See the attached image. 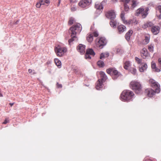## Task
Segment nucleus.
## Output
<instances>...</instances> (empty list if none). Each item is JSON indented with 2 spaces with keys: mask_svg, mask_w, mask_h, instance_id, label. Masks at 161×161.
Wrapping results in <instances>:
<instances>
[{
  "mask_svg": "<svg viewBox=\"0 0 161 161\" xmlns=\"http://www.w3.org/2000/svg\"><path fill=\"white\" fill-rule=\"evenodd\" d=\"M41 4L48 6L50 3L49 0H41Z\"/></svg>",
  "mask_w": 161,
  "mask_h": 161,
  "instance_id": "nucleus-24",
  "label": "nucleus"
},
{
  "mask_svg": "<svg viewBox=\"0 0 161 161\" xmlns=\"http://www.w3.org/2000/svg\"><path fill=\"white\" fill-rule=\"evenodd\" d=\"M54 61L56 65L59 68L61 67V63L60 61L58 59L55 58L54 59Z\"/></svg>",
  "mask_w": 161,
  "mask_h": 161,
  "instance_id": "nucleus-25",
  "label": "nucleus"
},
{
  "mask_svg": "<svg viewBox=\"0 0 161 161\" xmlns=\"http://www.w3.org/2000/svg\"><path fill=\"white\" fill-rule=\"evenodd\" d=\"M74 72H75V73H77V72H78V70L77 69H74Z\"/></svg>",
  "mask_w": 161,
  "mask_h": 161,
  "instance_id": "nucleus-49",
  "label": "nucleus"
},
{
  "mask_svg": "<svg viewBox=\"0 0 161 161\" xmlns=\"http://www.w3.org/2000/svg\"><path fill=\"white\" fill-rule=\"evenodd\" d=\"M71 2H73V0H71Z\"/></svg>",
  "mask_w": 161,
  "mask_h": 161,
  "instance_id": "nucleus-59",
  "label": "nucleus"
},
{
  "mask_svg": "<svg viewBox=\"0 0 161 161\" xmlns=\"http://www.w3.org/2000/svg\"><path fill=\"white\" fill-rule=\"evenodd\" d=\"M161 15H160V16H159V19H161Z\"/></svg>",
  "mask_w": 161,
  "mask_h": 161,
  "instance_id": "nucleus-57",
  "label": "nucleus"
},
{
  "mask_svg": "<svg viewBox=\"0 0 161 161\" xmlns=\"http://www.w3.org/2000/svg\"><path fill=\"white\" fill-rule=\"evenodd\" d=\"M129 71L133 74L135 75L136 73V69L134 68H130Z\"/></svg>",
  "mask_w": 161,
  "mask_h": 161,
  "instance_id": "nucleus-30",
  "label": "nucleus"
},
{
  "mask_svg": "<svg viewBox=\"0 0 161 161\" xmlns=\"http://www.w3.org/2000/svg\"><path fill=\"white\" fill-rule=\"evenodd\" d=\"M91 0H82L79 3V6L81 8H86L90 4Z\"/></svg>",
  "mask_w": 161,
  "mask_h": 161,
  "instance_id": "nucleus-7",
  "label": "nucleus"
},
{
  "mask_svg": "<svg viewBox=\"0 0 161 161\" xmlns=\"http://www.w3.org/2000/svg\"><path fill=\"white\" fill-rule=\"evenodd\" d=\"M112 71V78L114 80H115L117 79L120 75V74L117 70L114 68H113Z\"/></svg>",
  "mask_w": 161,
  "mask_h": 161,
  "instance_id": "nucleus-15",
  "label": "nucleus"
},
{
  "mask_svg": "<svg viewBox=\"0 0 161 161\" xmlns=\"http://www.w3.org/2000/svg\"><path fill=\"white\" fill-rule=\"evenodd\" d=\"M144 161H152L150 159H145L144 160Z\"/></svg>",
  "mask_w": 161,
  "mask_h": 161,
  "instance_id": "nucleus-50",
  "label": "nucleus"
},
{
  "mask_svg": "<svg viewBox=\"0 0 161 161\" xmlns=\"http://www.w3.org/2000/svg\"><path fill=\"white\" fill-rule=\"evenodd\" d=\"M105 57V54L103 53H102L100 55V59H102L103 58Z\"/></svg>",
  "mask_w": 161,
  "mask_h": 161,
  "instance_id": "nucleus-42",
  "label": "nucleus"
},
{
  "mask_svg": "<svg viewBox=\"0 0 161 161\" xmlns=\"http://www.w3.org/2000/svg\"><path fill=\"white\" fill-rule=\"evenodd\" d=\"M18 22H19V21H17L16 22L15 24H17Z\"/></svg>",
  "mask_w": 161,
  "mask_h": 161,
  "instance_id": "nucleus-56",
  "label": "nucleus"
},
{
  "mask_svg": "<svg viewBox=\"0 0 161 161\" xmlns=\"http://www.w3.org/2000/svg\"><path fill=\"white\" fill-rule=\"evenodd\" d=\"M121 18L122 20H123V23L124 24L127 23L126 21H125V18L124 17V14L123 13H122L121 14Z\"/></svg>",
  "mask_w": 161,
  "mask_h": 161,
  "instance_id": "nucleus-34",
  "label": "nucleus"
},
{
  "mask_svg": "<svg viewBox=\"0 0 161 161\" xmlns=\"http://www.w3.org/2000/svg\"><path fill=\"white\" fill-rule=\"evenodd\" d=\"M128 24H130V22H128Z\"/></svg>",
  "mask_w": 161,
  "mask_h": 161,
  "instance_id": "nucleus-58",
  "label": "nucleus"
},
{
  "mask_svg": "<svg viewBox=\"0 0 161 161\" xmlns=\"http://www.w3.org/2000/svg\"><path fill=\"white\" fill-rule=\"evenodd\" d=\"M100 74L101 78L100 80L104 82L107 79V77L105 73L103 71H101L100 72Z\"/></svg>",
  "mask_w": 161,
  "mask_h": 161,
  "instance_id": "nucleus-21",
  "label": "nucleus"
},
{
  "mask_svg": "<svg viewBox=\"0 0 161 161\" xmlns=\"http://www.w3.org/2000/svg\"><path fill=\"white\" fill-rule=\"evenodd\" d=\"M57 86L58 88H61L62 86L61 84H59L58 83L57 84Z\"/></svg>",
  "mask_w": 161,
  "mask_h": 161,
  "instance_id": "nucleus-45",
  "label": "nucleus"
},
{
  "mask_svg": "<svg viewBox=\"0 0 161 161\" xmlns=\"http://www.w3.org/2000/svg\"><path fill=\"white\" fill-rule=\"evenodd\" d=\"M85 46L82 44H80L77 47V49L81 54H83L85 52Z\"/></svg>",
  "mask_w": 161,
  "mask_h": 161,
  "instance_id": "nucleus-13",
  "label": "nucleus"
},
{
  "mask_svg": "<svg viewBox=\"0 0 161 161\" xmlns=\"http://www.w3.org/2000/svg\"><path fill=\"white\" fill-rule=\"evenodd\" d=\"M146 92L147 96L150 97H152L154 96L156 92V91H155L151 89H148L146 90Z\"/></svg>",
  "mask_w": 161,
  "mask_h": 161,
  "instance_id": "nucleus-12",
  "label": "nucleus"
},
{
  "mask_svg": "<svg viewBox=\"0 0 161 161\" xmlns=\"http://www.w3.org/2000/svg\"><path fill=\"white\" fill-rule=\"evenodd\" d=\"M135 59L137 63L140 64L142 63V60L137 57H136Z\"/></svg>",
  "mask_w": 161,
  "mask_h": 161,
  "instance_id": "nucleus-35",
  "label": "nucleus"
},
{
  "mask_svg": "<svg viewBox=\"0 0 161 161\" xmlns=\"http://www.w3.org/2000/svg\"><path fill=\"white\" fill-rule=\"evenodd\" d=\"M93 35L91 34H89L87 37V41L90 42H92L93 40Z\"/></svg>",
  "mask_w": 161,
  "mask_h": 161,
  "instance_id": "nucleus-27",
  "label": "nucleus"
},
{
  "mask_svg": "<svg viewBox=\"0 0 161 161\" xmlns=\"http://www.w3.org/2000/svg\"><path fill=\"white\" fill-rule=\"evenodd\" d=\"M157 8L159 12L161 14V5H159L157 7Z\"/></svg>",
  "mask_w": 161,
  "mask_h": 161,
  "instance_id": "nucleus-43",
  "label": "nucleus"
},
{
  "mask_svg": "<svg viewBox=\"0 0 161 161\" xmlns=\"http://www.w3.org/2000/svg\"><path fill=\"white\" fill-rule=\"evenodd\" d=\"M75 22L74 19L73 18H70L69 21V24L71 25L73 24L74 22Z\"/></svg>",
  "mask_w": 161,
  "mask_h": 161,
  "instance_id": "nucleus-33",
  "label": "nucleus"
},
{
  "mask_svg": "<svg viewBox=\"0 0 161 161\" xmlns=\"http://www.w3.org/2000/svg\"><path fill=\"white\" fill-rule=\"evenodd\" d=\"M152 68L153 69H154V71L156 72H159L160 71V70L159 69L157 68L156 64L153 62L152 63Z\"/></svg>",
  "mask_w": 161,
  "mask_h": 161,
  "instance_id": "nucleus-26",
  "label": "nucleus"
},
{
  "mask_svg": "<svg viewBox=\"0 0 161 161\" xmlns=\"http://www.w3.org/2000/svg\"><path fill=\"white\" fill-rule=\"evenodd\" d=\"M153 23L150 21L147 22L146 23L144 24L142 26V28L143 29H146L148 27H152L153 26Z\"/></svg>",
  "mask_w": 161,
  "mask_h": 161,
  "instance_id": "nucleus-19",
  "label": "nucleus"
},
{
  "mask_svg": "<svg viewBox=\"0 0 161 161\" xmlns=\"http://www.w3.org/2000/svg\"><path fill=\"white\" fill-rule=\"evenodd\" d=\"M104 54L105 57H108L109 55V53H105Z\"/></svg>",
  "mask_w": 161,
  "mask_h": 161,
  "instance_id": "nucleus-47",
  "label": "nucleus"
},
{
  "mask_svg": "<svg viewBox=\"0 0 161 161\" xmlns=\"http://www.w3.org/2000/svg\"><path fill=\"white\" fill-rule=\"evenodd\" d=\"M148 10V8H147L145 10H144V12H146L147 13V12Z\"/></svg>",
  "mask_w": 161,
  "mask_h": 161,
  "instance_id": "nucleus-51",
  "label": "nucleus"
},
{
  "mask_svg": "<svg viewBox=\"0 0 161 161\" xmlns=\"http://www.w3.org/2000/svg\"><path fill=\"white\" fill-rule=\"evenodd\" d=\"M148 14L146 12H144V9L142 8H140L138 9L136 13V16H138L140 14L142 16L143 18H145Z\"/></svg>",
  "mask_w": 161,
  "mask_h": 161,
  "instance_id": "nucleus-8",
  "label": "nucleus"
},
{
  "mask_svg": "<svg viewBox=\"0 0 161 161\" xmlns=\"http://www.w3.org/2000/svg\"><path fill=\"white\" fill-rule=\"evenodd\" d=\"M160 28L158 26H154L151 28V31L154 35L157 34L159 32Z\"/></svg>",
  "mask_w": 161,
  "mask_h": 161,
  "instance_id": "nucleus-14",
  "label": "nucleus"
},
{
  "mask_svg": "<svg viewBox=\"0 0 161 161\" xmlns=\"http://www.w3.org/2000/svg\"><path fill=\"white\" fill-rule=\"evenodd\" d=\"M125 10L126 11H128L129 10V7L127 4H124Z\"/></svg>",
  "mask_w": 161,
  "mask_h": 161,
  "instance_id": "nucleus-38",
  "label": "nucleus"
},
{
  "mask_svg": "<svg viewBox=\"0 0 161 161\" xmlns=\"http://www.w3.org/2000/svg\"><path fill=\"white\" fill-rule=\"evenodd\" d=\"M131 65V63L130 61H127L124 63V68L126 70L129 69V68Z\"/></svg>",
  "mask_w": 161,
  "mask_h": 161,
  "instance_id": "nucleus-23",
  "label": "nucleus"
},
{
  "mask_svg": "<svg viewBox=\"0 0 161 161\" xmlns=\"http://www.w3.org/2000/svg\"><path fill=\"white\" fill-rule=\"evenodd\" d=\"M150 36L149 35L146 36L145 39L144 40V43L145 44H147L149 42Z\"/></svg>",
  "mask_w": 161,
  "mask_h": 161,
  "instance_id": "nucleus-29",
  "label": "nucleus"
},
{
  "mask_svg": "<svg viewBox=\"0 0 161 161\" xmlns=\"http://www.w3.org/2000/svg\"><path fill=\"white\" fill-rule=\"evenodd\" d=\"M8 121H9L7 119H6L5 120L4 122H3V124H7V123H8Z\"/></svg>",
  "mask_w": 161,
  "mask_h": 161,
  "instance_id": "nucleus-44",
  "label": "nucleus"
},
{
  "mask_svg": "<svg viewBox=\"0 0 161 161\" xmlns=\"http://www.w3.org/2000/svg\"><path fill=\"white\" fill-rule=\"evenodd\" d=\"M158 61L159 64L160 65L161 67V58H159L158 59Z\"/></svg>",
  "mask_w": 161,
  "mask_h": 161,
  "instance_id": "nucleus-46",
  "label": "nucleus"
},
{
  "mask_svg": "<svg viewBox=\"0 0 161 161\" xmlns=\"http://www.w3.org/2000/svg\"><path fill=\"white\" fill-rule=\"evenodd\" d=\"M113 68L108 69L107 70V72L108 74L112 73Z\"/></svg>",
  "mask_w": 161,
  "mask_h": 161,
  "instance_id": "nucleus-36",
  "label": "nucleus"
},
{
  "mask_svg": "<svg viewBox=\"0 0 161 161\" xmlns=\"http://www.w3.org/2000/svg\"><path fill=\"white\" fill-rule=\"evenodd\" d=\"M106 17L111 20H113L116 17V14L113 10L108 11L106 14Z\"/></svg>",
  "mask_w": 161,
  "mask_h": 161,
  "instance_id": "nucleus-11",
  "label": "nucleus"
},
{
  "mask_svg": "<svg viewBox=\"0 0 161 161\" xmlns=\"http://www.w3.org/2000/svg\"><path fill=\"white\" fill-rule=\"evenodd\" d=\"M55 51L57 56H62L67 51V49L65 47H61L58 45L55 47Z\"/></svg>",
  "mask_w": 161,
  "mask_h": 161,
  "instance_id": "nucleus-4",
  "label": "nucleus"
},
{
  "mask_svg": "<svg viewBox=\"0 0 161 161\" xmlns=\"http://www.w3.org/2000/svg\"><path fill=\"white\" fill-rule=\"evenodd\" d=\"M134 95L132 92L129 90H124L121 93L120 98L123 101L129 102L131 100Z\"/></svg>",
  "mask_w": 161,
  "mask_h": 161,
  "instance_id": "nucleus-2",
  "label": "nucleus"
},
{
  "mask_svg": "<svg viewBox=\"0 0 161 161\" xmlns=\"http://www.w3.org/2000/svg\"><path fill=\"white\" fill-rule=\"evenodd\" d=\"M0 97H3V95L0 92Z\"/></svg>",
  "mask_w": 161,
  "mask_h": 161,
  "instance_id": "nucleus-55",
  "label": "nucleus"
},
{
  "mask_svg": "<svg viewBox=\"0 0 161 161\" xmlns=\"http://www.w3.org/2000/svg\"><path fill=\"white\" fill-rule=\"evenodd\" d=\"M76 9L77 8L75 6H74L71 8V10L72 11H74L76 10Z\"/></svg>",
  "mask_w": 161,
  "mask_h": 161,
  "instance_id": "nucleus-41",
  "label": "nucleus"
},
{
  "mask_svg": "<svg viewBox=\"0 0 161 161\" xmlns=\"http://www.w3.org/2000/svg\"><path fill=\"white\" fill-rule=\"evenodd\" d=\"M95 54V53L92 49H88L86 50L85 56V58L86 59H90L91 58L90 56H94Z\"/></svg>",
  "mask_w": 161,
  "mask_h": 161,
  "instance_id": "nucleus-9",
  "label": "nucleus"
},
{
  "mask_svg": "<svg viewBox=\"0 0 161 161\" xmlns=\"http://www.w3.org/2000/svg\"><path fill=\"white\" fill-rule=\"evenodd\" d=\"M9 104L11 106H12L13 105L14 103H10Z\"/></svg>",
  "mask_w": 161,
  "mask_h": 161,
  "instance_id": "nucleus-54",
  "label": "nucleus"
},
{
  "mask_svg": "<svg viewBox=\"0 0 161 161\" xmlns=\"http://www.w3.org/2000/svg\"><path fill=\"white\" fill-rule=\"evenodd\" d=\"M110 24L111 27L114 28H115L116 25V22L115 21L113 20H111L110 21Z\"/></svg>",
  "mask_w": 161,
  "mask_h": 161,
  "instance_id": "nucleus-28",
  "label": "nucleus"
},
{
  "mask_svg": "<svg viewBox=\"0 0 161 161\" xmlns=\"http://www.w3.org/2000/svg\"><path fill=\"white\" fill-rule=\"evenodd\" d=\"M60 0H59V1H58V6H59V4H60Z\"/></svg>",
  "mask_w": 161,
  "mask_h": 161,
  "instance_id": "nucleus-53",
  "label": "nucleus"
},
{
  "mask_svg": "<svg viewBox=\"0 0 161 161\" xmlns=\"http://www.w3.org/2000/svg\"><path fill=\"white\" fill-rule=\"evenodd\" d=\"M132 31L131 30H130L125 34V38L127 41L130 40V36L132 35Z\"/></svg>",
  "mask_w": 161,
  "mask_h": 161,
  "instance_id": "nucleus-22",
  "label": "nucleus"
},
{
  "mask_svg": "<svg viewBox=\"0 0 161 161\" xmlns=\"http://www.w3.org/2000/svg\"><path fill=\"white\" fill-rule=\"evenodd\" d=\"M98 32L97 31H94L93 32V35L94 36L97 37L98 36Z\"/></svg>",
  "mask_w": 161,
  "mask_h": 161,
  "instance_id": "nucleus-40",
  "label": "nucleus"
},
{
  "mask_svg": "<svg viewBox=\"0 0 161 161\" xmlns=\"http://www.w3.org/2000/svg\"><path fill=\"white\" fill-rule=\"evenodd\" d=\"M103 81H102L100 80H98L97 82L96 88L97 90H101V88L103 87Z\"/></svg>",
  "mask_w": 161,
  "mask_h": 161,
  "instance_id": "nucleus-18",
  "label": "nucleus"
},
{
  "mask_svg": "<svg viewBox=\"0 0 161 161\" xmlns=\"http://www.w3.org/2000/svg\"><path fill=\"white\" fill-rule=\"evenodd\" d=\"M82 30V27L80 24L77 23L70 28L69 30V32L71 34L72 37L71 39L69 40V44L73 41L77 40L75 35L77 33H80Z\"/></svg>",
  "mask_w": 161,
  "mask_h": 161,
  "instance_id": "nucleus-1",
  "label": "nucleus"
},
{
  "mask_svg": "<svg viewBox=\"0 0 161 161\" xmlns=\"http://www.w3.org/2000/svg\"><path fill=\"white\" fill-rule=\"evenodd\" d=\"M107 43L106 40L104 38L102 37L96 40V45L97 47H101L105 45Z\"/></svg>",
  "mask_w": 161,
  "mask_h": 161,
  "instance_id": "nucleus-6",
  "label": "nucleus"
},
{
  "mask_svg": "<svg viewBox=\"0 0 161 161\" xmlns=\"http://www.w3.org/2000/svg\"><path fill=\"white\" fill-rule=\"evenodd\" d=\"M42 5V4H41V1H40V2L37 3H36V6L37 8H39Z\"/></svg>",
  "mask_w": 161,
  "mask_h": 161,
  "instance_id": "nucleus-39",
  "label": "nucleus"
},
{
  "mask_svg": "<svg viewBox=\"0 0 161 161\" xmlns=\"http://www.w3.org/2000/svg\"><path fill=\"white\" fill-rule=\"evenodd\" d=\"M132 2H133V3L132 5V7L133 8H134L136 6L137 4L138 3H137V2L136 1H133Z\"/></svg>",
  "mask_w": 161,
  "mask_h": 161,
  "instance_id": "nucleus-37",
  "label": "nucleus"
},
{
  "mask_svg": "<svg viewBox=\"0 0 161 161\" xmlns=\"http://www.w3.org/2000/svg\"><path fill=\"white\" fill-rule=\"evenodd\" d=\"M130 0H125V2L126 3H128Z\"/></svg>",
  "mask_w": 161,
  "mask_h": 161,
  "instance_id": "nucleus-52",
  "label": "nucleus"
},
{
  "mask_svg": "<svg viewBox=\"0 0 161 161\" xmlns=\"http://www.w3.org/2000/svg\"><path fill=\"white\" fill-rule=\"evenodd\" d=\"M107 0H103L101 3L97 2L95 5V8L97 10H103V6L106 3Z\"/></svg>",
  "mask_w": 161,
  "mask_h": 161,
  "instance_id": "nucleus-10",
  "label": "nucleus"
},
{
  "mask_svg": "<svg viewBox=\"0 0 161 161\" xmlns=\"http://www.w3.org/2000/svg\"><path fill=\"white\" fill-rule=\"evenodd\" d=\"M154 49V45L153 44H151L148 46V49L151 52H153Z\"/></svg>",
  "mask_w": 161,
  "mask_h": 161,
  "instance_id": "nucleus-31",
  "label": "nucleus"
},
{
  "mask_svg": "<svg viewBox=\"0 0 161 161\" xmlns=\"http://www.w3.org/2000/svg\"><path fill=\"white\" fill-rule=\"evenodd\" d=\"M149 83L151 86L155 88L156 92H157V93H158L160 92V85L158 83L152 79L150 80Z\"/></svg>",
  "mask_w": 161,
  "mask_h": 161,
  "instance_id": "nucleus-5",
  "label": "nucleus"
},
{
  "mask_svg": "<svg viewBox=\"0 0 161 161\" xmlns=\"http://www.w3.org/2000/svg\"><path fill=\"white\" fill-rule=\"evenodd\" d=\"M147 67V65L146 64H144L140 66L139 70L140 72H143L146 70Z\"/></svg>",
  "mask_w": 161,
  "mask_h": 161,
  "instance_id": "nucleus-20",
  "label": "nucleus"
},
{
  "mask_svg": "<svg viewBox=\"0 0 161 161\" xmlns=\"http://www.w3.org/2000/svg\"><path fill=\"white\" fill-rule=\"evenodd\" d=\"M97 64L99 67H102L104 65V62L101 60H99L97 62Z\"/></svg>",
  "mask_w": 161,
  "mask_h": 161,
  "instance_id": "nucleus-32",
  "label": "nucleus"
},
{
  "mask_svg": "<svg viewBox=\"0 0 161 161\" xmlns=\"http://www.w3.org/2000/svg\"><path fill=\"white\" fill-rule=\"evenodd\" d=\"M130 87L131 89L135 91L136 93L137 94L140 93L141 90V84L137 81H132L130 83Z\"/></svg>",
  "mask_w": 161,
  "mask_h": 161,
  "instance_id": "nucleus-3",
  "label": "nucleus"
},
{
  "mask_svg": "<svg viewBox=\"0 0 161 161\" xmlns=\"http://www.w3.org/2000/svg\"><path fill=\"white\" fill-rule=\"evenodd\" d=\"M142 57L144 58H146L149 56V54L146 48H144L141 51Z\"/></svg>",
  "mask_w": 161,
  "mask_h": 161,
  "instance_id": "nucleus-16",
  "label": "nucleus"
},
{
  "mask_svg": "<svg viewBox=\"0 0 161 161\" xmlns=\"http://www.w3.org/2000/svg\"><path fill=\"white\" fill-rule=\"evenodd\" d=\"M117 29L119 34H121L126 31V27L123 25H119Z\"/></svg>",
  "mask_w": 161,
  "mask_h": 161,
  "instance_id": "nucleus-17",
  "label": "nucleus"
},
{
  "mask_svg": "<svg viewBox=\"0 0 161 161\" xmlns=\"http://www.w3.org/2000/svg\"><path fill=\"white\" fill-rule=\"evenodd\" d=\"M32 70L31 69H28V72L30 73H31L32 72Z\"/></svg>",
  "mask_w": 161,
  "mask_h": 161,
  "instance_id": "nucleus-48",
  "label": "nucleus"
}]
</instances>
